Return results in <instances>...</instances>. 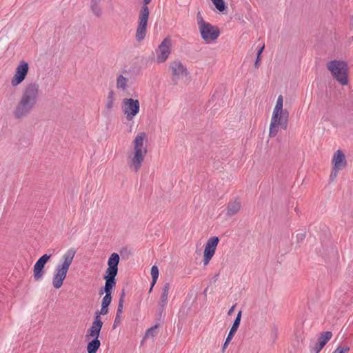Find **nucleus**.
Instances as JSON below:
<instances>
[{"label": "nucleus", "instance_id": "f257e3e1", "mask_svg": "<svg viewBox=\"0 0 353 353\" xmlns=\"http://www.w3.org/2000/svg\"><path fill=\"white\" fill-rule=\"evenodd\" d=\"M39 94V85L37 82L29 83L24 87L13 110L15 119H23L33 111L38 102Z\"/></svg>", "mask_w": 353, "mask_h": 353}, {"label": "nucleus", "instance_id": "f03ea898", "mask_svg": "<svg viewBox=\"0 0 353 353\" xmlns=\"http://www.w3.org/2000/svg\"><path fill=\"white\" fill-rule=\"evenodd\" d=\"M76 252V249L73 248L68 249L61 256V262L56 265L52 277L54 288L59 289L62 286Z\"/></svg>", "mask_w": 353, "mask_h": 353}, {"label": "nucleus", "instance_id": "7ed1b4c3", "mask_svg": "<svg viewBox=\"0 0 353 353\" xmlns=\"http://www.w3.org/2000/svg\"><path fill=\"white\" fill-rule=\"evenodd\" d=\"M150 1L151 0H143V6L139 13L138 24L135 33V39L138 42L142 41L146 36V28L150 14L148 4H149Z\"/></svg>", "mask_w": 353, "mask_h": 353}, {"label": "nucleus", "instance_id": "20e7f679", "mask_svg": "<svg viewBox=\"0 0 353 353\" xmlns=\"http://www.w3.org/2000/svg\"><path fill=\"white\" fill-rule=\"evenodd\" d=\"M327 70L341 85L347 84L348 68L345 61L332 60L327 63Z\"/></svg>", "mask_w": 353, "mask_h": 353}, {"label": "nucleus", "instance_id": "39448f33", "mask_svg": "<svg viewBox=\"0 0 353 353\" xmlns=\"http://www.w3.org/2000/svg\"><path fill=\"white\" fill-rule=\"evenodd\" d=\"M196 18L201 38L207 43L216 40L220 34L219 28L205 21L199 12Z\"/></svg>", "mask_w": 353, "mask_h": 353}, {"label": "nucleus", "instance_id": "423d86ee", "mask_svg": "<svg viewBox=\"0 0 353 353\" xmlns=\"http://www.w3.org/2000/svg\"><path fill=\"white\" fill-rule=\"evenodd\" d=\"M121 110L126 119L132 121L140 110L139 100L132 98H124L121 101Z\"/></svg>", "mask_w": 353, "mask_h": 353}, {"label": "nucleus", "instance_id": "0eeeda50", "mask_svg": "<svg viewBox=\"0 0 353 353\" xmlns=\"http://www.w3.org/2000/svg\"><path fill=\"white\" fill-rule=\"evenodd\" d=\"M170 70L172 73V81L174 84H177L181 79L188 77L190 74L185 65L180 60H174L170 64Z\"/></svg>", "mask_w": 353, "mask_h": 353}, {"label": "nucleus", "instance_id": "6e6552de", "mask_svg": "<svg viewBox=\"0 0 353 353\" xmlns=\"http://www.w3.org/2000/svg\"><path fill=\"white\" fill-rule=\"evenodd\" d=\"M172 39L170 37H165L156 50L157 62L164 63L171 53Z\"/></svg>", "mask_w": 353, "mask_h": 353}, {"label": "nucleus", "instance_id": "1a4fd4ad", "mask_svg": "<svg viewBox=\"0 0 353 353\" xmlns=\"http://www.w3.org/2000/svg\"><path fill=\"white\" fill-rule=\"evenodd\" d=\"M219 242L218 236H212L206 242L203 253V265H207L215 254L217 245Z\"/></svg>", "mask_w": 353, "mask_h": 353}, {"label": "nucleus", "instance_id": "9d476101", "mask_svg": "<svg viewBox=\"0 0 353 353\" xmlns=\"http://www.w3.org/2000/svg\"><path fill=\"white\" fill-rule=\"evenodd\" d=\"M332 333L330 331L323 332L320 334L316 341L310 345V353H319L325 344L331 339Z\"/></svg>", "mask_w": 353, "mask_h": 353}, {"label": "nucleus", "instance_id": "9b49d317", "mask_svg": "<svg viewBox=\"0 0 353 353\" xmlns=\"http://www.w3.org/2000/svg\"><path fill=\"white\" fill-rule=\"evenodd\" d=\"M28 72V64L27 62L21 61L16 68V72L11 79V84L15 87L19 85L26 78Z\"/></svg>", "mask_w": 353, "mask_h": 353}, {"label": "nucleus", "instance_id": "f8f14e48", "mask_svg": "<svg viewBox=\"0 0 353 353\" xmlns=\"http://www.w3.org/2000/svg\"><path fill=\"white\" fill-rule=\"evenodd\" d=\"M332 164L333 168L330 176V181L331 182L336 179L338 172L346 167L347 160L345 156H333Z\"/></svg>", "mask_w": 353, "mask_h": 353}, {"label": "nucleus", "instance_id": "ddd939ff", "mask_svg": "<svg viewBox=\"0 0 353 353\" xmlns=\"http://www.w3.org/2000/svg\"><path fill=\"white\" fill-rule=\"evenodd\" d=\"M288 125V120L285 119V116H282L281 118L272 117L269 132L270 137H274L276 135L279 126H281L283 130H286Z\"/></svg>", "mask_w": 353, "mask_h": 353}, {"label": "nucleus", "instance_id": "4468645a", "mask_svg": "<svg viewBox=\"0 0 353 353\" xmlns=\"http://www.w3.org/2000/svg\"><path fill=\"white\" fill-rule=\"evenodd\" d=\"M50 257L51 254H45L42 255L35 263L33 269L34 279L35 281L40 280L43 276V268Z\"/></svg>", "mask_w": 353, "mask_h": 353}, {"label": "nucleus", "instance_id": "2eb2a0df", "mask_svg": "<svg viewBox=\"0 0 353 353\" xmlns=\"http://www.w3.org/2000/svg\"><path fill=\"white\" fill-rule=\"evenodd\" d=\"M103 324V323L101 321V319L94 318V321H92L90 327L88 330L85 334L86 340H88L91 338H99Z\"/></svg>", "mask_w": 353, "mask_h": 353}, {"label": "nucleus", "instance_id": "dca6fc26", "mask_svg": "<svg viewBox=\"0 0 353 353\" xmlns=\"http://www.w3.org/2000/svg\"><path fill=\"white\" fill-rule=\"evenodd\" d=\"M241 314H242V311L240 310L233 323H232V325L230 330V332L227 336V338L223 343V345L222 347V352H223L225 351V350L226 349V347H228L229 343L231 341V340L232 339L234 334L236 332L239 325H240V323H241Z\"/></svg>", "mask_w": 353, "mask_h": 353}, {"label": "nucleus", "instance_id": "f3484780", "mask_svg": "<svg viewBox=\"0 0 353 353\" xmlns=\"http://www.w3.org/2000/svg\"><path fill=\"white\" fill-rule=\"evenodd\" d=\"M120 261L119 255L117 253H112L108 260V268L105 274L117 275L118 273V265Z\"/></svg>", "mask_w": 353, "mask_h": 353}, {"label": "nucleus", "instance_id": "a211bd4d", "mask_svg": "<svg viewBox=\"0 0 353 353\" xmlns=\"http://www.w3.org/2000/svg\"><path fill=\"white\" fill-rule=\"evenodd\" d=\"M117 275L105 274L103 279L105 281V285L99 290V294L101 295L103 293L112 294V291L116 285V277Z\"/></svg>", "mask_w": 353, "mask_h": 353}, {"label": "nucleus", "instance_id": "6ab92c4d", "mask_svg": "<svg viewBox=\"0 0 353 353\" xmlns=\"http://www.w3.org/2000/svg\"><path fill=\"white\" fill-rule=\"evenodd\" d=\"M283 96L279 95L277 98L276 105L274 108L272 117L281 118L282 116H285V119L288 120L289 112L287 110H283Z\"/></svg>", "mask_w": 353, "mask_h": 353}, {"label": "nucleus", "instance_id": "aec40b11", "mask_svg": "<svg viewBox=\"0 0 353 353\" xmlns=\"http://www.w3.org/2000/svg\"><path fill=\"white\" fill-rule=\"evenodd\" d=\"M146 138V135L144 132L139 133L134 140V154H143L146 152L145 148L143 147V143Z\"/></svg>", "mask_w": 353, "mask_h": 353}, {"label": "nucleus", "instance_id": "412c9836", "mask_svg": "<svg viewBox=\"0 0 353 353\" xmlns=\"http://www.w3.org/2000/svg\"><path fill=\"white\" fill-rule=\"evenodd\" d=\"M170 288V284L169 283H165L162 288V292L160 296V301H159V312L162 313L165 307L168 303V292Z\"/></svg>", "mask_w": 353, "mask_h": 353}, {"label": "nucleus", "instance_id": "4be33fe9", "mask_svg": "<svg viewBox=\"0 0 353 353\" xmlns=\"http://www.w3.org/2000/svg\"><path fill=\"white\" fill-rule=\"evenodd\" d=\"M241 208V203L237 199L230 201L227 205L226 214L232 216L236 214Z\"/></svg>", "mask_w": 353, "mask_h": 353}, {"label": "nucleus", "instance_id": "5701e85b", "mask_svg": "<svg viewBox=\"0 0 353 353\" xmlns=\"http://www.w3.org/2000/svg\"><path fill=\"white\" fill-rule=\"evenodd\" d=\"M103 0H90V8L92 14L99 18L103 14V8L101 3Z\"/></svg>", "mask_w": 353, "mask_h": 353}, {"label": "nucleus", "instance_id": "b1692460", "mask_svg": "<svg viewBox=\"0 0 353 353\" xmlns=\"http://www.w3.org/2000/svg\"><path fill=\"white\" fill-rule=\"evenodd\" d=\"M145 156H133L128 162L129 167L134 172H137L141 168Z\"/></svg>", "mask_w": 353, "mask_h": 353}, {"label": "nucleus", "instance_id": "393cba45", "mask_svg": "<svg viewBox=\"0 0 353 353\" xmlns=\"http://www.w3.org/2000/svg\"><path fill=\"white\" fill-rule=\"evenodd\" d=\"M92 339L87 345L88 353H97L101 345L99 338H92Z\"/></svg>", "mask_w": 353, "mask_h": 353}, {"label": "nucleus", "instance_id": "a878e982", "mask_svg": "<svg viewBox=\"0 0 353 353\" xmlns=\"http://www.w3.org/2000/svg\"><path fill=\"white\" fill-rule=\"evenodd\" d=\"M128 79L124 77L122 74L118 76L117 79V88L125 90L127 88Z\"/></svg>", "mask_w": 353, "mask_h": 353}, {"label": "nucleus", "instance_id": "bb28decb", "mask_svg": "<svg viewBox=\"0 0 353 353\" xmlns=\"http://www.w3.org/2000/svg\"><path fill=\"white\" fill-rule=\"evenodd\" d=\"M114 100H115L114 92L112 90H111L108 93L107 103L105 105V108L108 111H111L112 109L113 108Z\"/></svg>", "mask_w": 353, "mask_h": 353}, {"label": "nucleus", "instance_id": "cd10ccee", "mask_svg": "<svg viewBox=\"0 0 353 353\" xmlns=\"http://www.w3.org/2000/svg\"><path fill=\"white\" fill-rule=\"evenodd\" d=\"M124 296H125V292H124V290H123V292L121 294V296L119 298V303H118L117 310V312H116L117 316L121 317V314L123 313V308Z\"/></svg>", "mask_w": 353, "mask_h": 353}, {"label": "nucleus", "instance_id": "c85d7f7f", "mask_svg": "<svg viewBox=\"0 0 353 353\" xmlns=\"http://www.w3.org/2000/svg\"><path fill=\"white\" fill-rule=\"evenodd\" d=\"M158 327H159V324H156L154 326L151 327L150 328L148 329L145 332V336L143 337V340L150 336H151V337L155 336L157 334V330Z\"/></svg>", "mask_w": 353, "mask_h": 353}, {"label": "nucleus", "instance_id": "c756f323", "mask_svg": "<svg viewBox=\"0 0 353 353\" xmlns=\"http://www.w3.org/2000/svg\"><path fill=\"white\" fill-rule=\"evenodd\" d=\"M108 312V305H102L100 310H97L94 313L95 319H101V315H105Z\"/></svg>", "mask_w": 353, "mask_h": 353}, {"label": "nucleus", "instance_id": "7c9ffc66", "mask_svg": "<svg viewBox=\"0 0 353 353\" xmlns=\"http://www.w3.org/2000/svg\"><path fill=\"white\" fill-rule=\"evenodd\" d=\"M211 1L219 11L223 12L225 10L226 6H225V2L223 0H211Z\"/></svg>", "mask_w": 353, "mask_h": 353}, {"label": "nucleus", "instance_id": "2f4dec72", "mask_svg": "<svg viewBox=\"0 0 353 353\" xmlns=\"http://www.w3.org/2000/svg\"><path fill=\"white\" fill-rule=\"evenodd\" d=\"M111 301H112V294L107 293L103 296V298L102 299L101 304L109 306V305L110 304Z\"/></svg>", "mask_w": 353, "mask_h": 353}, {"label": "nucleus", "instance_id": "473e14b6", "mask_svg": "<svg viewBox=\"0 0 353 353\" xmlns=\"http://www.w3.org/2000/svg\"><path fill=\"white\" fill-rule=\"evenodd\" d=\"M350 350V347L347 345L345 346H339L337 347L332 353H347Z\"/></svg>", "mask_w": 353, "mask_h": 353}, {"label": "nucleus", "instance_id": "72a5a7b5", "mask_svg": "<svg viewBox=\"0 0 353 353\" xmlns=\"http://www.w3.org/2000/svg\"><path fill=\"white\" fill-rule=\"evenodd\" d=\"M152 279H158L159 277V268L156 265H153L150 272Z\"/></svg>", "mask_w": 353, "mask_h": 353}, {"label": "nucleus", "instance_id": "f704fd0d", "mask_svg": "<svg viewBox=\"0 0 353 353\" xmlns=\"http://www.w3.org/2000/svg\"><path fill=\"white\" fill-rule=\"evenodd\" d=\"M121 317L115 316L112 328L115 329L117 326H119L121 323Z\"/></svg>", "mask_w": 353, "mask_h": 353}, {"label": "nucleus", "instance_id": "c9c22d12", "mask_svg": "<svg viewBox=\"0 0 353 353\" xmlns=\"http://www.w3.org/2000/svg\"><path fill=\"white\" fill-rule=\"evenodd\" d=\"M297 241L299 242L302 241L305 238V234L300 233L296 235Z\"/></svg>", "mask_w": 353, "mask_h": 353}, {"label": "nucleus", "instance_id": "e433bc0d", "mask_svg": "<svg viewBox=\"0 0 353 353\" xmlns=\"http://www.w3.org/2000/svg\"><path fill=\"white\" fill-rule=\"evenodd\" d=\"M157 279H152L150 288V290H149L150 292L152 290V288L154 286L155 283H157Z\"/></svg>", "mask_w": 353, "mask_h": 353}, {"label": "nucleus", "instance_id": "4c0bfd02", "mask_svg": "<svg viewBox=\"0 0 353 353\" xmlns=\"http://www.w3.org/2000/svg\"><path fill=\"white\" fill-rule=\"evenodd\" d=\"M235 307H236V304L233 305H232V306L229 309V310H228V314L229 316H230V315H231V314L233 313V312H234V310Z\"/></svg>", "mask_w": 353, "mask_h": 353}, {"label": "nucleus", "instance_id": "58836bf2", "mask_svg": "<svg viewBox=\"0 0 353 353\" xmlns=\"http://www.w3.org/2000/svg\"><path fill=\"white\" fill-rule=\"evenodd\" d=\"M259 62H260V57L257 56L256 59V61H255V63H254L255 68H259Z\"/></svg>", "mask_w": 353, "mask_h": 353}, {"label": "nucleus", "instance_id": "ea45409f", "mask_svg": "<svg viewBox=\"0 0 353 353\" xmlns=\"http://www.w3.org/2000/svg\"><path fill=\"white\" fill-rule=\"evenodd\" d=\"M264 47H265V46H264V45H263V46H261V47L258 50V52H257V56H259V57H260V56H261V53H262V52H263V49H264Z\"/></svg>", "mask_w": 353, "mask_h": 353}, {"label": "nucleus", "instance_id": "a19ab883", "mask_svg": "<svg viewBox=\"0 0 353 353\" xmlns=\"http://www.w3.org/2000/svg\"><path fill=\"white\" fill-rule=\"evenodd\" d=\"M334 154H343L342 150H337L334 153Z\"/></svg>", "mask_w": 353, "mask_h": 353}, {"label": "nucleus", "instance_id": "79ce46f5", "mask_svg": "<svg viewBox=\"0 0 353 353\" xmlns=\"http://www.w3.org/2000/svg\"><path fill=\"white\" fill-rule=\"evenodd\" d=\"M219 276V273H217L216 274H215L214 276L213 277V280L214 281H216L218 279Z\"/></svg>", "mask_w": 353, "mask_h": 353}]
</instances>
